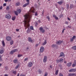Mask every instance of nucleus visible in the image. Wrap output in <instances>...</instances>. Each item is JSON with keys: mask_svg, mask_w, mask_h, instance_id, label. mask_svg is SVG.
I'll list each match as a JSON object with an SVG mask.
<instances>
[{"mask_svg": "<svg viewBox=\"0 0 76 76\" xmlns=\"http://www.w3.org/2000/svg\"><path fill=\"white\" fill-rule=\"evenodd\" d=\"M25 20H24V26L25 27V29H26L28 28V30L26 31L27 34H29L31 31V30L29 29L28 27L30 26L29 24V21L31 18V16H30L29 13L26 14L24 16Z\"/></svg>", "mask_w": 76, "mask_h": 76, "instance_id": "1", "label": "nucleus"}, {"mask_svg": "<svg viewBox=\"0 0 76 76\" xmlns=\"http://www.w3.org/2000/svg\"><path fill=\"white\" fill-rule=\"evenodd\" d=\"M14 12L16 15H18V14H19V13H20V12H21V10L20 9H18L17 10V11H15Z\"/></svg>", "mask_w": 76, "mask_h": 76, "instance_id": "2", "label": "nucleus"}, {"mask_svg": "<svg viewBox=\"0 0 76 76\" xmlns=\"http://www.w3.org/2000/svg\"><path fill=\"white\" fill-rule=\"evenodd\" d=\"M76 36H74L72 38H71L70 39V41L71 42H73V40L76 38Z\"/></svg>", "mask_w": 76, "mask_h": 76, "instance_id": "3", "label": "nucleus"}, {"mask_svg": "<svg viewBox=\"0 0 76 76\" xmlns=\"http://www.w3.org/2000/svg\"><path fill=\"white\" fill-rule=\"evenodd\" d=\"M17 51H18L17 49H14L10 52V54H13L15 52H17Z\"/></svg>", "mask_w": 76, "mask_h": 76, "instance_id": "4", "label": "nucleus"}, {"mask_svg": "<svg viewBox=\"0 0 76 76\" xmlns=\"http://www.w3.org/2000/svg\"><path fill=\"white\" fill-rule=\"evenodd\" d=\"M44 50V48L43 46H41L40 47V53H43Z\"/></svg>", "mask_w": 76, "mask_h": 76, "instance_id": "5", "label": "nucleus"}, {"mask_svg": "<svg viewBox=\"0 0 76 76\" xmlns=\"http://www.w3.org/2000/svg\"><path fill=\"white\" fill-rule=\"evenodd\" d=\"M5 18L8 19H10L11 18V15L10 14H7L5 15Z\"/></svg>", "mask_w": 76, "mask_h": 76, "instance_id": "6", "label": "nucleus"}, {"mask_svg": "<svg viewBox=\"0 0 76 76\" xmlns=\"http://www.w3.org/2000/svg\"><path fill=\"white\" fill-rule=\"evenodd\" d=\"M39 30L40 31V32H42V33H44V32H45V30L43 29V28L42 27H41L39 28Z\"/></svg>", "mask_w": 76, "mask_h": 76, "instance_id": "7", "label": "nucleus"}, {"mask_svg": "<svg viewBox=\"0 0 76 76\" xmlns=\"http://www.w3.org/2000/svg\"><path fill=\"white\" fill-rule=\"evenodd\" d=\"M6 39L7 41H10L12 39V37H10L7 36L6 37Z\"/></svg>", "mask_w": 76, "mask_h": 76, "instance_id": "8", "label": "nucleus"}, {"mask_svg": "<svg viewBox=\"0 0 76 76\" xmlns=\"http://www.w3.org/2000/svg\"><path fill=\"white\" fill-rule=\"evenodd\" d=\"M76 71V69H72L69 70V72H75Z\"/></svg>", "mask_w": 76, "mask_h": 76, "instance_id": "9", "label": "nucleus"}, {"mask_svg": "<svg viewBox=\"0 0 76 76\" xmlns=\"http://www.w3.org/2000/svg\"><path fill=\"white\" fill-rule=\"evenodd\" d=\"M47 57L46 56H45L44 57V58H43V62L44 63H46L47 62Z\"/></svg>", "mask_w": 76, "mask_h": 76, "instance_id": "10", "label": "nucleus"}, {"mask_svg": "<svg viewBox=\"0 0 76 76\" xmlns=\"http://www.w3.org/2000/svg\"><path fill=\"white\" fill-rule=\"evenodd\" d=\"M62 42H63V41L59 40V41H58L56 42V44L58 45H60Z\"/></svg>", "mask_w": 76, "mask_h": 76, "instance_id": "11", "label": "nucleus"}, {"mask_svg": "<svg viewBox=\"0 0 76 76\" xmlns=\"http://www.w3.org/2000/svg\"><path fill=\"white\" fill-rule=\"evenodd\" d=\"M28 41L29 42H33V40L32 39V38L30 37H28Z\"/></svg>", "mask_w": 76, "mask_h": 76, "instance_id": "12", "label": "nucleus"}, {"mask_svg": "<svg viewBox=\"0 0 76 76\" xmlns=\"http://www.w3.org/2000/svg\"><path fill=\"white\" fill-rule=\"evenodd\" d=\"M28 67H32V63L31 62H29L28 64Z\"/></svg>", "mask_w": 76, "mask_h": 76, "instance_id": "13", "label": "nucleus"}, {"mask_svg": "<svg viewBox=\"0 0 76 76\" xmlns=\"http://www.w3.org/2000/svg\"><path fill=\"white\" fill-rule=\"evenodd\" d=\"M35 9H34V7H32L30 10V12H32L33 13H34L35 12L34 11V10Z\"/></svg>", "mask_w": 76, "mask_h": 76, "instance_id": "14", "label": "nucleus"}, {"mask_svg": "<svg viewBox=\"0 0 76 76\" xmlns=\"http://www.w3.org/2000/svg\"><path fill=\"white\" fill-rule=\"evenodd\" d=\"M76 76V75L75 73H70L69 74L68 76Z\"/></svg>", "mask_w": 76, "mask_h": 76, "instance_id": "15", "label": "nucleus"}, {"mask_svg": "<svg viewBox=\"0 0 76 76\" xmlns=\"http://www.w3.org/2000/svg\"><path fill=\"white\" fill-rule=\"evenodd\" d=\"M63 56V57H64L65 56L64 55V53L63 52H61L60 53L59 57H62Z\"/></svg>", "mask_w": 76, "mask_h": 76, "instance_id": "16", "label": "nucleus"}, {"mask_svg": "<svg viewBox=\"0 0 76 76\" xmlns=\"http://www.w3.org/2000/svg\"><path fill=\"white\" fill-rule=\"evenodd\" d=\"M28 5L29 2L23 5V7H25L27 6H28Z\"/></svg>", "mask_w": 76, "mask_h": 76, "instance_id": "17", "label": "nucleus"}, {"mask_svg": "<svg viewBox=\"0 0 76 76\" xmlns=\"http://www.w3.org/2000/svg\"><path fill=\"white\" fill-rule=\"evenodd\" d=\"M76 65V61L75 60L74 61V62L72 64V66L73 67H75Z\"/></svg>", "mask_w": 76, "mask_h": 76, "instance_id": "18", "label": "nucleus"}, {"mask_svg": "<svg viewBox=\"0 0 76 76\" xmlns=\"http://www.w3.org/2000/svg\"><path fill=\"white\" fill-rule=\"evenodd\" d=\"M53 16L54 18H55V19L56 20H58V18L57 17V16H56V15H53Z\"/></svg>", "mask_w": 76, "mask_h": 76, "instance_id": "19", "label": "nucleus"}, {"mask_svg": "<svg viewBox=\"0 0 76 76\" xmlns=\"http://www.w3.org/2000/svg\"><path fill=\"white\" fill-rule=\"evenodd\" d=\"M66 65H67V66H68V67H70L72 65V63H71L70 62L68 63H67Z\"/></svg>", "mask_w": 76, "mask_h": 76, "instance_id": "20", "label": "nucleus"}, {"mask_svg": "<svg viewBox=\"0 0 76 76\" xmlns=\"http://www.w3.org/2000/svg\"><path fill=\"white\" fill-rule=\"evenodd\" d=\"M4 53V50L2 49H1L0 51V54H3Z\"/></svg>", "mask_w": 76, "mask_h": 76, "instance_id": "21", "label": "nucleus"}, {"mask_svg": "<svg viewBox=\"0 0 76 76\" xmlns=\"http://www.w3.org/2000/svg\"><path fill=\"white\" fill-rule=\"evenodd\" d=\"M14 63H17V62H18V59H15L13 61Z\"/></svg>", "mask_w": 76, "mask_h": 76, "instance_id": "22", "label": "nucleus"}, {"mask_svg": "<svg viewBox=\"0 0 76 76\" xmlns=\"http://www.w3.org/2000/svg\"><path fill=\"white\" fill-rule=\"evenodd\" d=\"M46 44H47V40H45L44 42L43 43L42 45H45Z\"/></svg>", "mask_w": 76, "mask_h": 76, "instance_id": "23", "label": "nucleus"}, {"mask_svg": "<svg viewBox=\"0 0 76 76\" xmlns=\"http://www.w3.org/2000/svg\"><path fill=\"white\" fill-rule=\"evenodd\" d=\"M10 45H13V40H11L10 42Z\"/></svg>", "mask_w": 76, "mask_h": 76, "instance_id": "24", "label": "nucleus"}, {"mask_svg": "<svg viewBox=\"0 0 76 76\" xmlns=\"http://www.w3.org/2000/svg\"><path fill=\"white\" fill-rule=\"evenodd\" d=\"M2 45L3 47H4L5 46V44L4 43V41H3L2 42Z\"/></svg>", "mask_w": 76, "mask_h": 76, "instance_id": "25", "label": "nucleus"}, {"mask_svg": "<svg viewBox=\"0 0 76 76\" xmlns=\"http://www.w3.org/2000/svg\"><path fill=\"white\" fill-rule=\"evenodd\" d=\"M58 3L59 4H62V3H63V2L61 1L58 2Z\"/></svg>", "mask_w": 76, "mask_h": 76, "instance_id": "26", "label": "nucleus"}, {"mask_svg": "<svg viewBox=\"0 0 76 76\" xmlns=\"http://www.w3.org/2000/svg\"><path fill=\"white\" fill-rule=\"evenodd\" d=\"M4 1L6 3L7 2V1H8V2H10V1H12V0H4Z\"/></svg>", "mask_w": 76, "mask_h": 76, "instance_id": "27", "label": "nucleus"}, {"mask_svg": "<svg viewBox=\"0 0 76 76\" xmlns=\"http://www.w3.org/2000/svg\"><path fill=\"white\" fill-rule=\"evenodd\" d=\"M20 5V3L19 2H17L16 4V5L17 6H19Z\"/></svg>", "mask_w": 76, "mask_h": 76, "instance_id": "28", "label": "nucleus"}, {"mask_svg": "<svg viewBox=\"0 0 76 76\" xmlns=\"http://www.w3.org/2000/svg\"><path fill=\"white\" fill-rule=\"evenodd\" d=\"M15 18H16V17L14 16V17H12V20H15Z\"/></svg>", "mask_w": 76, "mask_h": 76, "instance_id": "29", "label": "nucleus"}, {"mask_svg": "<svg viewBox=\"0 0 76 76\" xmlns=\"http://www.w3.org/2000/svg\"><path fill=\"white\" fill-rule=\"evenodd\" d=\"M72 49H73V50H76V46H75L72 47Z\"/></svg>", "mask_w": 76, "mask_h": 76, "instance_id": "30", "label": "nucleus"}, {"mask_svg": "<svg viewBox=\"0 0 76 76\" xmlns=\"http://www.w3.org/2000/svg\"><path fill=\"white\" fill-rule=\"evenodd\" d=\"M30 28L31 30H34V27L33 26H31L30 27Z\"/></svg>", "mask_w": 76, "mask_h": 76, "instance_id": "31", "label": "nucleus"}, {"mask_svg": "<svg viewBox=\"0 0 76 76\" xmlns=\"http://www.w3.org/2000/svg\"><path fill=\"white\" fill-rule=\"evenodd\" d=\"M59 60L60 61V62H63V59H62V58H61Z\"/></svg>", "mask_w": 76, "mask_h": 76, "instance_id": "32", "label": "nucleus"}, {"mask_svg": "<svg viewBox=\"0 0 76 76\" xmlns=\"http://www.w3.org/2000/svg\"><path fill=\"white\" fill-rule=\"evenodd\" d=\"M38 72L39 74H41V71L40 69H39Z\"/></svg>", "mask_w": 76, "mask_h": 76, "instance_id": "33", "label": "nucleus"}, {"mask_svg": "<svg viewBox=\"0 0 76 76\" xmlns=\"http://www.w3.org/2000/svg\"><path fill=\"white\" fill-rule=\"evenodd\" d=\"M58 70H57L56 72V73H55L56 75H57V74H58Z\"/></svg>", "mask_w": 76, "mask_h": 76, "instance_id": "34", "label": "nucleus"}, {"mask_svg": "<svg viewBox=\"0 0 76 76\" xmlns=\"http://www.w3.org/2000/svg\"><path fill=\"white\" fill-rule=\"evenodd\" d=\"M19 67V65H18L15 67V69H18V67Z\"/></svg>", "mask_w": 76, "mask_h": 76, "instance_id": "35", "label": "nucleus"}, {"mask_svg": "<svg viewBox=\"0 0 76 76\" xmlns=\"http://www.w3.org/2000/svg\"><path fill=\"white\" fill-rule=\"evenodd\" d=\"M73 4H71L70 6V9H72V8H73Z\"/></svg>", "mask_w": 76, "mask_h": 76, "instance_id": "36", "label": "nucleus"}, {"mask_svg": "<svg viewBox=\"0 0 76 76\" xmlns=\"http://www.w3.org/2000/svg\"><path fill=\"white\" fill-rule=\"evenodd\" d=\"M27 60H28V58H26L25 59L24 61H27Z\"/></svg>", "mask_w": 76, "mask_h": 76, "instance_id": "37", "label": "nucleus"}, {"mask_svg": "<svg viewBox=\"0 0 76 76\" xmlns=\"http://www.w3.org/2000/svg\"><path fill=\"white\" fill-rule=\"evenodd\" d=\"M13 73L15 74V75H16V71H15L13 72Z\"/></svg>", "mask_w": 76, "mask_h": 76, "instance_id": "38", "label": "nucleus"}, {"mask_svg": "<svg viewBox=\"0 0 76 76\" xmlns=\"http://www.w3.org/2000/svg\"><path fill=\"white\" fill-rule=\"evenodd\" d=\"M47 18L48 19V20L50 21V17H49V16H48L47 17Z\"/></svg>", "mask_w": 76, "mask_h": 76, "instance_id": "39", "label": "nucleus"}, {"mask_svg": "<svg viewBox=\"0 0 76 76\" xmlns=\"http://www.w3.org/2000/svg\"><path fill=\"white\" fill-rule=\"evenodd\" d=\"M66 7L67 9H69V4H66Z\"/></svg>", "mask_w": 76, "mask_h": 76, "instance_id": "40", "label": "nucleus"}, {"mask_svg": "<svg viewBox=\"0 0 76 76\" xmlns=\"http://www.w3.org/2000/svg\"><path fill=\"white\" fill-rule=\"evenodd\" d=\"M7 10H9V7L7 6L6 9Z\"/></svg>", "mask_w": 76, "mask_h": 76, "instance_id": "41", "label": "nucleus"}, {"mask_svg": "<svg viewBox=\"0 0 76 76\" xmlns=\"http://www.w3.org/2000/svg\"><path fill=\"white\" fill-rule=\"evenodd\" d=\"M22 55L19 54L18 55V57H22Z\"/></svg>", "mask_w": 76, "mask_h": 76, "instance_id": "42", "label": "nucleus"}, {"mask_svg": "<svg viewBox=\"0 0 76 76\" xmlns=\"http://www.w3.org/2000/svg\"><path fill=\"white\" fill-rule=\"evenodd\" d=\"M56 45H52V47H55L56 46Z\"/></svg>", "mask_w": 76, "mask_h": 76, "instance_id": "43", "label": "nucleus"}, {"mask_svg": "<svg viewBox=\"0 0 76 76\" xmlns=\"http://www.w3.org/2000/svg\"><path fill=\"white\" fill-rule=\"evenodd\" d=\"M57 63H59V62H60V60H56Z\"/></svg>", "mask_w": 76, "mask_h": 76, "instance_id": "44", "label": "nucleus"}, {"mask_svg": "<svg viewBox=\"0 0 76 76\" xmlns=\"http://www.w3.org/2000/svg\"><path fill=\"white\" fill-rule=\"evenodd\" d=\"M59 76H63V75L61 73H60L59 75Z\"/></svg>", "mask_w": 76, "mask_h": 76, "instance_id": "45", "label": "nucleus"}, {"mask_svg": "<svg viewBox=\"0 0 76 76\" xmlns=\"http://www.w3.org/2000/svg\"><path fill=\"white\" fill-rule=\"evenodd\" d=\"M38 15V14L37 13V12H36L35 13V16H37Z\"/></svg>", "mask_w": 76, "mask_h": 76, "instance_id": "46", "label": "nucleus"}, {"mask_svg": "<svg viewBox=\"0 0 76 76\" xmlns=\"http://www.w3.org/2000/svg\"><path fill=\"white\" fill-rule=\"evenodd\" d=\"M16 31H17V32H18V31H19V29H16Z\"/></svg>", "mask_w": 76, "mask_h": 76, "instance_id": "47", "label": "nucleus"}, {"mask_svg": "<svg viewBox=\"0 0 76 76\" xmlns=\"http://www.w3.org/2000/svg\"><path fill=\"white\" fill-rule=\"evenodd\" d=\"M38 25V23H36L35 24V26H37Z\"/></svg>", "mask_w": 76, "mask_h": 76, "instance_id": "48", "label": "nucleus"}, {"mask_svg": "<svg viewBox=\"0 0 76 76\" xmlns=\"http://www.w3.org/2000/svg\"><path fill=\"white\" fill-rule=\"evenodd\" d=\"M20 76H25V75H23L22 74L20 75Z\"/></svg>", "mask_w": 76, "mask_h": 76, "instance_id": "49", "label": "nucleus"}, {"mask_svg": "<svg viewBox=\"0 0 76 76\" xmlns=\"http://www.w3.org/2000/svg\"><path fill=\"white\" fill-rule=\"evenodd\" d=\"M68 23H69V22H67V21H66L65 22V24H67V25L68 24Z\"/></svg>", "mask_w": 76, "mask_h": 76, "instance_id": "50", "label": "nucleus"}, {"mask_svg": "<svg viewBox=\"0 0 76 76\" xmlns=\"http://www.w3.org/2000/svg\"><path fill=\"white\" fill-rule=\"evenodd\" d=\"M0 60L1 61V55H0Z\"/></svg>", "mask_w": 76, "mask_h": 76, "instance_id": "51", "label": "nucleus"}, {"mask_svg": "<svg viewBox=\"0 0 76 76\" xmlns=\"http://www.w3.org/2000/svg\"><path fill=\"white\" fill-rule=\"evenodd\" d=\"M26 1L27 2V3H29V0H26Z\"/></svg>", "mask_w": 76, "mask_h": 76, "instance_id": "52", "label": "nucleus"}, {"mask_svg": "<svg viewBox=\"0 0 76 76\" xmlns=\"http://www.w3.org/2000/svg\"><path fill=\"white\" fill-rule=\"evenodd\" d=\"M3 9V7L1 6L0 7V10H1Z\"/></svg>", "mask_w": 76, "mask_h": 76, "instance_id": "53", "label": "nucleus"}, {"mask_svg": "<svg viewBox=\"0 0 76 76\" xmlns=\"http://www.w3.org/2000/svg\"><path fill=\"white\" fill-rule=\"evenodd\" d=\"M3 6H6V3L4 4H3Z\"/></svg>", "mask_w": 76, "mask_h": 76, "instance_id": "54", "label": "nucleus"}, {"mask_svg": "<svg viewBox=\"0 0 76 76\" xmlns=\"http://www.w3.org/2000/svg\"><path fill=\"white\" fill-rule=\"evenodd\" d=\"M67 19H68V20H70V18H69L68 17V18H67Z\"/></svg>", "mask_w": 76, "mask_h": 76, "instance_id": "55", "label": "nucleus"}, {"mask_svg": "<svg viewBox=\"0 0 76 76\" xmlns=\"http://www.w3.org/2000/svg\"><path fill=\"white\" fill-rule=\"evenodd\" d=\"M67 28H71V26H67Z\"/></svg>", "mask_w": 76, "mask_h": 76, "instance_id": "56", "label": "nucleus"}, {"mask_svg": "<svg viewBox=\"0 0 76 76\" xmlns=\"http://www.w3.org/2000/svg\"><path fill=\"white\" fill-rule=\"evenodd\" d=\"M38 44H36V47H38Z\"/></svg>", "mask_w": 76, "mask_h": 76, "instance_id": "57", "label": "nucleus"}, {"mask_svg": "<svg viewBox=\"0 0 76 76\" xmlns=\"http://www.w3.org/2000/svg\"><path fill=\"white\" fill-rule=\"evenodd\" d=\"M20 75V74H19V73H18L17 76H19Z\"/></svg>", "mask_w": 76, "mask_h": 76, "instance_id": "58", "label": "nucleus"}, {"mask_svg": "<svg viewBox=\"0 0 76 76\" xmlns=\"http://www.w3.org/2000/svg\"><path fill=\"white\" fill-rule=\"evenodd\" d=\"M38 22L39 23H40V22H41V21H40V20H39L38 21Z\"/></svg>", "mask_w": 76, "mask_h": 76, "instance_id": "59", "label": "nucleus"}, {"mask_svg": "<svg viewBox=\"0 0 76 76\" xmlns=\"http://www.w3.org/2000/svg\"><path fill=\"white\" fill-rule=\"evenodd\" d=\"M50 69H52V66H51V65H50Z\"/></svg>", "mask_w": 76, "mask_h": 76, "instance_id": "60", "label": "nucleus"}, {"mask_svg": "<svg viewBox=\"0 0 76 76\" xmlns=\"http://www.w3.org/2000/svg\"><path fill=\"white\" fill-rule=\"evenodd\" d=\"M4 76H8V75L7 74H5L4 75Z\"/></svg>", "mask_w": 76, "mask_h": 76, "instance_id": "61", "label": "nucleus"}, {"mask_svg": "<svg viewBox=\"0 0 76 76\" xmlns=\"http://www.w3.org/2000/svg\"><path fill=\"white\" fill-rule=\"evenodd\" d=\"M43 12L42 13V15H44V10L43 11Z\"/></svg>", "mask_w": 76, "mask_h": 76, "instance_id": "62", "label": "nucleus"}, {"mask_svg": "<svg viewBox=\"0 0 76 76\" xmlns=\"http://www.w3.org/2000/svg\"><path fill=\"white\" fill-rule=\"evenodd\" d=\"M1 65H2V64H1L0 63V67L1 66Z\"/></svg>", "mask_w": 76, "mask_h": 76, "instance_id": "63", "label": "nucleus"}, {"mask_svg": "<svg viewBox=\"0 0 76 76\" xmlns=\"http://www.w3.org/2000/svg\"><path fill=\"white\" fill-rule=\"evenodd\" d=\"M63 32H64V30H63L62 31V33H63Z\"/></svg>", "mask_w": 76, "mask_h": 76, "instance_id": "64", "label": "nucleus"}]
</instances>
